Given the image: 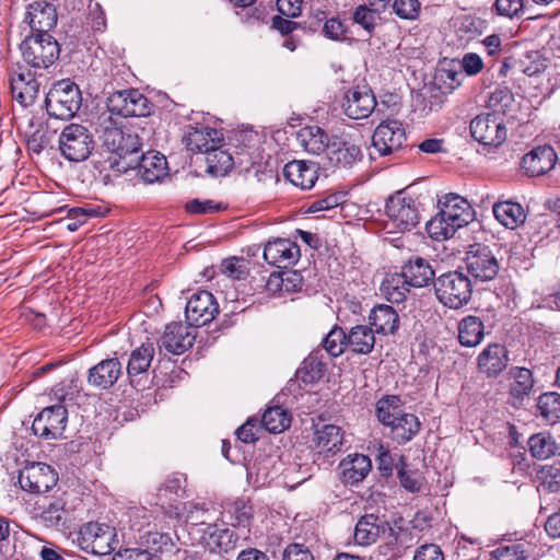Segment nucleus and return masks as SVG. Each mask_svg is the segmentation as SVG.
<instances>
[{
	"label": "nucleus",
	"instance_id": "41",
	"mask_svg": "<svg viewBox=\"0 0 560 560\" xmlns=\"http://www.w3.org/2000/svg\"><path fill=\"white\" fill-rule=\"evenodd\" d=\"M186 477L176 472L168 476L159 487L156 492V504L164 508L168 501H175L185 494Z\"/></svg>",
	"mask_w": 560,
	"mask_h": 560
},
{
	"label": "nucleus",
	"instance_id": "1",
	"mask_svg": "<svg viewBox=\"0 0 560 560\" xmlns=\"http://www.w3.org/2000/svg\"><path fill=\"white\" fill-rule=\"evenodd\" d=\"M138 170L139 177L147 184L161 182L168 175L166 158L158 151L141 152V142H121L117 145L112 171L126 173Z\"/></svg>",
	"mask_w": 560,
	"mask_h": 560
},
{
	"label": "nucleus",
	"instance_id": "57",
	"mask_svg": "<svg viewBox=\"0 0 560 560\" xmlns=\"http://www.w3.org/2000/svg\"><path fill=\"white\" fill-rule=\"evenodd\" d=\"M145 541L154 552H172L175 548L174 540L168 533L149 532Z\"/></svg>",
	"mask_w": 560,
	"mask_h": 560
},
{
	"label": "nucleus",
	"instance_id": "42",
	"mask_svg": "<svg viewBox=\"0 0 560 560\" xmlns=\"http://www.w3.org/2000/svg\"><path fill=\"white\" fill-rule=\"evenodd\" d=\"M404 413L401 399L397 395H385L375 405L377 420L387 428Z\"/></svg>",
	"mask_w": 560,
	"mask_h": 560
},
{
	"label": "nucleus",
	"instance_id": "52",
	"mask_svg": "<svg viewBox=\"0 0 560 560\" xmlns=\"http://www.w3.org/2000/svg\"><path fill=\"white\" fill-rule=\"evenodd\" d=\"M402 138H407V132L399 120L381 122L372 136V140H401Z\"/></svg>",
	"mask_w": 560,
	"mask_h": 560
},
{
	"label": "nucleus",
	"instance_id": "53",
	"mask_svg": "<svg viewBox=\"0 0 560 560\" xmlns=\"http://www.w3.org/2000/svg\"><path fill=\"white\" fill-rule=\"evenodd\" d=\"M298 373L304 383H313L323 377L325 364L312 353L303 361V368Z\"/></svg>",
	"mask_w": 560,
	"mask_h": 560
},
{
	"label": "nucleus",
	"instance_id": "2",
	"mask_svg": "<svg viewBox=\"0 0 560 560\" xmlns=\"http://www.w3.org/2000/svg\"><path fill=\"white\" fill-rule=\"evenodd\" d=\"M434 292L441 304L458 310L470 301L472 284L469 277L457 269L438 276L434 281Z\"/></svg>",
	"mask_w": 560,
	"mask_h": 560
},
{
	"label": "nucleus",
	"instance_id": "34",
	"mask_svg": "<svg viewBox=\"0 0 560 560\" xmlns=\"http://www.w3.org/2000/svg\"><path fill=\"white\" fill-rule=\"evenodd\" d=\"M384 532V523L377 515L365 514L357 522L353 538L360 546H370Z\"/></svg>",
	"mask_w": 560,
	"mask_h": 560
},
{
	"label": "nucleus",
	"instance_id": "14",
	"mask_svg": "<svg viewBox=\"0 0 560 560\" xmlns=\"http://www.w3.org/2000/svg\"><path fill=\"white\" fill-rule=\"evenodd\" d=\"M195 339L196 332L194 328L182 322H173L166 325L159 340L160 353L165 351L166 353L179 355L192 347Z\"/></svg>",
	"mask_w": 560,
	"mask_h": 560
},
{
	"label": "nucleus",
	"instance_id": "7",
	"mask_svg": "<svg viewBox=\"0 0 560 560\" xmlns=\"http://www.w3.org/2000/svg\"><path fill=\"white\" fill-rule=\"evenodd\" d=\"M106 105L112 114L122 117L143 118L150 116L153 109V104L137 89L113 92L108 96Z\"/></svg>",
	"mask_w": 560,
	"mask_h": 560
},
{
	"label": "nucleus",
	"instance_id": "32",
	"mask_svg": "<svg viewBox=\"0 0 560 560\" xmlns=\"http://www.w3.org/2000/svg\"><path fill=\"white\" fill-rule=\"evenodd\" d=\"M510 376L513 382L510 385V399L514 407L523 405V401L528 397L534 387V378L530 370L526 368L512 366L510 369Z\"/></svg>",
	"mask_w": 560,
	"mask_h": 560
},
{
	"label": "nucleus",
	"instance_id": "54",
	"mask_svg": "<svg viewBox=\"0 0 560 560\" xmlns=\"http://www.w3.org/2000/svg\"><path fill=\"white\" fill-rule=\"evenodd\" d=\"M514 103V94L506 86H499L490 93L488 106L502 113L510 112Z\"/></svg>",
	"mask_w": 560,
	"mask_h": 560
},
{
	"label": "nucleus",
	"instance_id": "40",
	"mask_svg": "<svg viewBox=\"0 0 560 560\" xmlns=\"http://www.w3.org/2000/svg\"><path fill=\"white\" fill-rule=\"evenodd\" d=\"M62 499H54L44 505L39 520L47 528L62 529L67 525L68 511Z\"/></svg>",
	"mask_w": 560,
	"mask_h": 560
},
{
	"label": "nucleus",
	"instance_id": "64",
	"mask_svg": "<svg viewBox=\"0 0 560 560\" xmlns=\"http://www.w3.org/2000/svg\"><path fill=\"white\" fill-rule=\"evenodd\" d=\"M112 560H156L147 549L127 548L114 555Z\"/></svg>",
	"mask_w": 560,
	"mask_h": 560
},
{
	"label": "nucleus",
	"instance_id": "6",
	"mask_svg": "<svg viewBox=\"0 0 560 560\" xmlns=\"http://www.w3.org/2000/svg\"><path fill=\"white\" fill-rule=\"evenodd\" d=\"M61 154L70 162L79 163L89 158L95 165L107 164L112 170L117 145L121 142H58Z\"/></svg>",
	"mask_w": 560,
	"mask_h": 560
},
{
	"label": "nucleus",
	"instance_id": "10",
	"mask_svg": "<svg viewBox=\"0 0 560 560\" xmlns=\"http://www.w3.org/2000/svg\"><path fill=\"white\" fill-rule=\"evenodd\" d=\"M345 432L341 427L336 424H316L312 444L316 451L313 464H316L320 457L329 458L342 451Z\"/></svg>",
	"mask_w": 560,
	"mask_h": 560
},
{
	"label": "nucleus",
	"instance_id": "38",
	"mask_svg": "<svg viewBox=\"0 0 560 560\" xmlns=\"http://www.w3.org/2000/svg\"><path fill=\"white\" fill-rule=\"evenodd\" d=\"M411 284L402 271L388 273L381 284V291L387 301L392 303H401L406 300Z\"/></svg>",
	"mask_w": 560,
	"mask_h": 560
},
{
	"label": "nucleus",
	"instance_id": "51",
	"mask_svg": "<svg viewBox=\"0 0 560 560\" xmlns=\"http://www.w3.org/2000/svg\"><path fill=\"white\" fill-rule=\"evenodd\" d=\"M208 511L198 504L189 502V506L185 516V523L188 526V533L191 537L192 544L197 540L198 535L195 529L199 527H208L211 523L207 522Z\"/></svg>",
	"mask_w": 560,
	"mask_h": 560
},
{
	"label": "nucleus",
	"instance_id": "61",
	"mask_svg": "<svg viewBox=\"0 0 560 560\" xmlns=\"http://www.w3.org/2000/svg\"><path fill=\"white\" fill-rule=\"evenodd\" d=\"M393 10L397 16L404 20H416L420 11L419 0H395Z\"/></svg>",
	"mask_w": 560,
	"mask_h": 560
},
{
	"label": "nucleus",
	"instance_id": "12",
	"mask_svg": "<svg viewBox=\"0 0 560 560\" xmlns=\"http://www.w3.org/2000/svg\"><path fill=\"white\" fill-rule=\"evenodd\" d=\"M68 420V411L61 404L44 408L34 419L32 430L34 434L55 440L62 435Z\"/></svg>",
	"mask_w": 560,
	"mask_h": 560
},
{
	"label": "nucleus",
	"instance_id": "27",
	"mask_svg": "<svg viewBox=\"0 0 560 560\" xmlns=\"http://www.w3.org/2000/svg\"><path fill=\"white\" fill-rule=\"evenodd\" d=\"M326 145V158L324 164L326 166H352L363 156L360 147L354 142H328Z\"/></svg>",
	"mask_w": 560,
	"mask_h": 560
},
{
	"label": "nucleus",
	"instance_id": "21",
	"mask_svg": "<svg viewBox=\"0 0 560 560\" xmlns=\"http://www.w3.org/2000/svg\"><path fill=\"white\" fill-rule=\"evenodd\" d=\"M472 140H506V128L497 113L476 116L469 125Z\"/></svg>",
	"mask_w": 560,
	"mask_h": 560
},
{
	"label": "nucleus",
	"instance_id": "19",
	"mask_svg": "<svg viewBox=\"0 0 560 560\" xmlns=\"http://www.w3.org/2000/svg\"><path fill=\"white\" fill-rule=\"evenodd\" d=\"M375 106V96L368 85H357L349 90L342 104L345 114L351 119L369 117Z\"/></svg>",
	"mask_w": 560,
	"mask_h": 560
},
{
	"label": "nucleus",
	"instance_id": "46",
	"mask_svg": "<svg viewBox=\"0 0 560 560\" xmlns=\"http://www.w3.org/2000/svg\"><path fill=\"white\" fill-rule=\"evenodd\" d=\"M380 8L360 4L352 12V21L371 35L382 20Z\"/></svg>",
	"mask_w": 560,
	"mask_h": 560
},
{
	"label": "nucleus",
	"instance_id": "11",
	"mask_svg": "<svg viewBox=\"0 0 560 560\" xmlns=\"http://www.w3.org/2000/svg\"><path fill=\"white\" fill-rule=\"evenodd\" d=\"M219 313V305L211 292L200 290L186 303L185 314L189 327L197 328L211 323Z\"/></svg>",
	"mask_w": 560,
	"mask_h": 560
},
{
	"label": "nucleus",
	"instance_id": "43",
	"mask_svg": "<svg viewBox=\"0 0 560 560\" xmlns=\"http://www.w3.org/2000/svg\"><path fill=\"white\" fill-rule=\"evenodd\" d=\"M447 220L441 212H438L428 223L427 232L431 238L435 241H445L451 238L458 229L465 226L464 224H456Z\"/></svg>",
	"mask_w": 560,
	"mask_h": 560
},
{
	"label": "nucleus",
	"instance_id": "37",
	"mask_svg": "<svg viewBox=\"0 0 560 560\" xmlns=\"http://www.w3.org/2000/svg\"><path fill=\"white\" fill-rule=\"evenodd\" d=\"M495 219L508 229H515L526 220L524 208L513 201H498L493 205Z\"/></svg>",
	"mask_w": 560,
	"mask_h": 560
},
{
	"label": "nucleus",
	"instance_id": "13",
	"mask_svg": "<svg viewBox=\"0 0 560 560\" xmlns=\"http://www.w3.org/2000/svg\"><path fill=\"white\" fill-rule=\"evenodd\" d=\"M195 534L198 535L195 544L201 545L210 552H229L235 549L238 540L234 530L228 528L224 524L211 523L208 527L196 528Z\"/></svg>",
	"mask_w": 560,
	"mask_h": 560
},
{
	"label": "nucleus",
	"instance_id": "48",
	"mask_svg": "<svg viewBox=\"0 0 560 560\" xmlns=\"http://www.w3.org/2000/svg\"><path fill=\"white\" fill-rule=\"evenodd\" d=\"M537 408L539 415L548 422L560 420V394L556 392L544 393L538 397Z\"/></svg>",
	"mask_w": 560,
	"mask_h": 560
},
{
	"label": "nucleus",
	"instance_id": "29",
	"mask_svg": "<svg viewBox=\"0 0 560 560\" xmlns=\"http://www.w3.org/2000/svg\"><path fill=\"white\" fill-rule=\"evenodd\" d=\"M440 211L453 223L467 225L474 219L469 202L456 194H447L439 200Z\"/></svg>",
	"mask_w": 560,
	"mask_h": 560
},
{
	"label": "nucleus",
	"instance_id": "4",
	"mask_svg": "<svg viewBox=\"0 0 560 560\" xmlns=\"http://www.w3.org/2000/svg\"><path fill=\"white\" fill-rule=\"evenodd\" d=\"M115 527L98 522H88L80 526L73 542L84 552L106 556L115 550L117 540Z\"/></svg>",
	"mask_w": 560,
	"mask_h": 560
},
{
	"label": "nucleus",
	"instance_id": "63",
	"mask_svg": "<svg viewBox=\"0 0 560 560\" xmlns=\"http://www.w3.org/2000/svg\"><path fill=\"white\" fill-rule=\"evenodd\" d=\"M282 560H314V556L304 545L293 542L283 550Z\"/></svg>",
	"mask_w": 560,
	"mask_h": 560
},
{
	"label": "nucleus",
	"instance_id": "25",
	"mask_svg": "<svg viewBox=\"0 0 560 560\" xmlns=\"http://www.w3.org/2000/svg\"><path fill=\"white\" fill-rule=\"evenodd\" d=\"M122 373V365L117 358L105 359L89 370L88 382L90 385L108 389L113 387Z\"/></svg>",
	"mask_w": 560,
	"mask_h": 560
},
{
	"label": "nucleus",
	"instance_id": "24",
	"mask_svg": "<svg viewBox=\"0 0 560 560\" xmlns=\"http://www.w3.org/2000/svg\"><path fill=\"white\" fill-rule=\"evenodd\" d=\"M101 126L104 129V136L106 137H120L122 140H143L150 138L153 132V125L147 120H138L135 122H128L119 125L112 119V117L105 118Z\"/></svg>",
	"mask_w": 560,
	"mask_h": 560
},
{
	"label": "nucleus",
	"instance_id": "60",
	"mask_svg": "<svg viewBox=\"0 0 560 560\" xmlns=\"http://www.w3.org/2000/svg\"><path fill=\"white\" fill-rule=\"evenodd\" d=\"M322 32L325 37L331 40L342 42L347 37L348 27L338 18H327Z\"/></svg>",
	"mask_w": 560,
	"mask_h": 560
},
{
	"label": "nucleus",
	"instance_id": "18",
	"mask_svg": "<svg viewBox=\"0 0 560 560\" xmlns=\"http://www.w3.org/2000/svg\"><path fill=\"white\" fill-rule=\"evenodd\" d=\"M11 93L13 100L23 107L31 106L37 98L39 83L35 74L23 66H18L11 73Z\"/></svg>",
	"mask_w": 560,
	"mask_h": 560
},
{
	"label": "nucleus",
	"instance_id": "55",
	"mask_svg": "<svg viewBox=\"0 0 560 560\" xmlns=\"http://www.w3.org/2000/svg\"><path fill=\"white\" fill-rule=\"evenodd\" d=\"M494 560H527L528 550L526 544L517 542L506 546H500L492 551Z\"/></svg>",
	"mask_w": 560,
	"mask_h": 560
},
{
	"label": "nucleus",
	"instance_id": "59",
	"mask_svg": "<svg viewBox=\"0 0 560 560\" xmlns=\"http://www.w3.org/2000/svg\"><path fill=\"white\" fill-rule=\"evenodd\" d=\"M343 201H345V194L332 192L323 198H318V199L312 201L306 209V213H315V212H319V211H324V210H330V209H334V208L342 205Z\"/></svg>",
	"mask_w": 560,
	"mask_h": 560
},
{
	"label": "nucleus",
	"instance_id": "30",
	"mask_svg": "<svg viewBox=\"0 0 560 560\" xmlns=\"http://www.w3.org/2000/svg\"><path fill=\"white\" fill-rule=\"evenodd\" d=\"M371 468L372 464L366 455H348L339 464L340 479L346 485H358L368 476Z\"/></svg>",
	"mask_w": 560,
	"mask_h": 560
},
{
	"label": "nucleus",
	"instance_id": "45",
	"mask_svg": "<svg viewBox=\"0 0 560 560\" xmlns=\"http://www.w3.org/2000/svg\"><path fill=\"white\" fill-rule=\"evenodd\" d=\"M527 444L532 456L537 459H547L558 451V445L550 434H534L529 438Z\"/></svg>",
	"mask_w": 560,
	"mask_h": 560
},
{
	"label": "nucleus",
	"instance_id": "35",
	"mask_svg": "<svg viewBox=\"0 0 560 560\" xmlns=\"http://www.w3.org/2000/svg\"><path fill=\"white\" fill-rule=\"evenodd\" d=\"M155 349L152 342L142 343L140 347L131 351L127 364V373L132 386H137L135 377L139 374L147 373L154 358Z\"/></svg>",
	"mask_w": 560,
	"mask_h": 560
},
{
	"label": "nucleus",
	"instance_id": "50",
	"mask_svg": "<svg viewBox=\"0 0 560 560\" xmlns=\"http://www.w3.org/2000/svg\"><path fill=\"white\" fill-rule=\"evenodd\" d=\"M323 347L330 357H339L348 348V335L339 326H335L323 340Z\"/></svg>",
	"mask_w": 560,
	"mask_h": 560
},
{
	"label": "nucleus",
	"instance_id": "22",
	"mask_svg": "<svg viewBox=\"0 0 560 560\" xmlns=\"http://www.w3.org/2000/svg\"><path fill=\"white\" fill-rule=\"evenodd\" d=\"M557 162L556 150L548 143L538 145L522 159V168L529 176H540L553 168Z\"/></svg>",
	"mask_w": 560,
	"mask_h": 560
},
{
	"label": "nucleus",
	"instance_id": "56",
	"mask_svg": "<svg viewBox=\"0 0 560 560\" xmlns=\"http://www.w3.org/2000/svg\"><path fill=\"white\" fill-rule=\"evenodd\" d=\"M401 466L398 468L397 475L402 488L411 493H418L423 486V479L417 470H407L402 458Z\"/></svg>",
	"mask_w": 560,
	"mask_h": 560
},
{
	"label": "nucleus",
	"instance_id": "31",
	"mask_svg": "<svg viewBox=\"0 0 560 560\" xmlns=\"http://www.w3.org/2000/svg\"><path fill=\"white\" fill-rule=\"evenodd\" d=\"M369 323L376 334L394 335L399 328V315L393 306L380 304L371 311Z\"/></svg>",
	"mask_w": 560,
	"mask_h": 560
},
{
	"label": "nucleus",
	"instance_id": "62",
	"mask_svg": "<svg viewBox=\"0 0 560 560\" xmlns=\"http://www.w3.org/2000/svg\"><path fill=\"white\" fill-rule=\"evenodd\" d=\"M188 213L205 214L214 213L224 209L222 203H217L212 200L192 199L185 205Z\"/></svg>",
	"mask_w": 560,
	"mask_h": 560
},
{
	"label": "nucleus",
	"instance_id": "3",
	"mask_svg": "<svg viewBox=\"0 0 560 560\" xmlns=\"http://www.w3.org/2000/svg\"><path fill=\"white\" fill-rule=\"evenodd\" d=\"M23 60L35 69H48L59 58L60 46L49 33H32L20 44Z\"/></svg>",
	"mask_w": 560,
	"mask_h": 560
},
{
	"label": "nucleus",
	"instance_id": "28",
	"mask_svg": "<svg viewBox=\"0 0 560 560\" xmlns=\"http://www.w3.org/2000/svg\"><path fill=\"white\" fill-rule=\"evenodd\" d=\"M283 175L294 186L303 190L311 189L318 179V165L313 162L292 161L285 164Z\"/></svg>",
	"mask_w": 560,
	"mask_h": 560
},
{
	"label": "nucleus",
	"instance_id": "16",
	"mask_svg": "<svg viewBox=\"0 0 560 560\" xmlns=\"http://www.w3.org/2000/svg\"><path fill=\"white\" fill-rule=\"evenodd\" d=\"M210 142H186L192 153H205L207 172L214 176H224L233 167V156L224 145H209Z\"/></svg>",
	"mask_w": 560,
	"mask_h": 560
},
{
	"label": "nucleus",
	"instance_id": "15",
	"mask_svg": "<svg viewBox=\"0 0 560 560\" xmlns=\"http://www.w3.org/2000/svg\"><path fill=\"white\" fill-rule=\"evenodd\" d=\"M57 481V472L44 463H34L19 475L21 488L32 493H45L55 487Z\"/></svg>",
	"mask_w": 560,
	"mask_h": 560
},
{
	"label": "nucleus",
	"instance_id": "58",
	"mask_svg": "<svg viewBox=\"0 0 560 560\" xmlns=\"http://www.w3.org/2000/svg\"><path fill=\"white\" fill-rule=\"evenodd\" d=\"M195 138L214 141L224 140V135L222 130L202 124H196L195 126H189V130L187 135L183 137V140H195Z\"/></svg>",
	"mask_w": 560,
	"mask_h": 560
},
{
	"label": "nucleus",
	"instance_id": "9",
	"mask_svg": "<svg viewBox=\"0 0 560 560\" xmlns=\"http://www.w3.org/2000/svg\"><path fill=\"white\" fill-rule=\"evenodd\" d=\"M385 211L394 228L400 232L410 231L419 223L416 201L402 196L401 191L387 199Z\"/></svg>",
	"mask_w": 560,
	"mask_h": 560
},
{
	"label": "nucleus",
	"instance_id": "8",
	"mask_svg": "<svg viewBox=\"0 0 560 560\" xmlns=\"http://www.w3.org/2000/svg\"><path fill=\"white\" fill-rule=\"evenodd\" d=\"M465 264L468 273L479 281H489L495 278L500 270V262L491 246L474 243L467 247Z\"/></svg>",
	"mask_w": 560,
	"mask_h": 560
},
{
	"label": "nucleus",
	"instance_id": "17",
	"mask_svg": "<svg viewBox=\"0 0 560 560\" xmlns=\"http://www.w3.org/2000/svg\"><path fill=\"white\" fill-rule=\"evenodd\" d=\"M58 21L57 8L47 0H32L26 5L25 22L33 33H49Z\"/></svg>",
	"mask_w": 560,
	"mask_h": 560
},
{
	"label": "nucleus",
	"instance_id": "23",
	"mask_svg": "<svg viewBox=\"0 0 560 560\" xmlns=\"http://www.w3.org/2000/svg\"><path fill=\"white\" fill-rule=\"evenodd\" d=\"M509 363V351L503 345L490 343L478 355L477 365L487 377H497Z\"/></svg>",
	"mask_w": 560,
	"mask_h": 560
},
{
	"label": "nucleus",
	"instance_id": "39",
	"mask_svg": "<svg viewBox=\"0 0 560 560\" xmlns=\"http://www.w3.org/2000/svg\"><path fill=\"white\" fill-rule=\"evenodd\" d=\"M390 435L398 444L411 441L420 431L421 422L413 413L399 416L389 427Z\"/></svg>",
	"mask_w": 560,
	"mask_h": 560
},
{
	"label": "nucleus",
	"instance_id": "20",
	"mask_svg": "<svg viewBox=\"0 0 560 560\" xmlns=\"http://www.w3.org/2000/svg\"><path fill=\"white\" fill-rule=\"evenodd\" d=\"M300 256L299 245L288 238H278L268 242L264 249V259L266 262L278 268H288L294 265L298 262Z\"/></svg>",
	"mask_w": 560,
	"mask_h": 560
},
{
	"label": "nucleus",
	"instance_id": "47",
	"mask_svg": "<svg viewBox=\"0 0 560 560\" xmlns=\"http://www.w3.org/2000/svg\"><path fill=\"white\" fill-rule=\"evenodd\" d=\"M103 215L101 207L94 205H85L84 207H74L67 209V218L71 221L67 223L66 229L69 232L78 231L89 218H97Z\"/></svg>",
	"mask_w": 560,
	"mask_h": 560
},
{
	"label": "nucleus",
	"instance_id": "5",
	"mask_svg": "<svg viewBox=\"0 0 560 560\" xmlns=\"http://www.w3.org/2000/svg\"><path fill=\"white\" fill-rule=\"evenodd\" d=\"M47 113L59 119L72 118L82 105L79 86L69 79L52 85L45 98Z\"/></svg>",
	"mask_w": 560,
	"mask_h": 560
},
{
	"label": "nucleus",
	"instance_id": "36",
	"mask_svg": "<svg viewBox=\"0 0 560 560\" xmlns=\"http://www.w3.org/2000/svg\"><path fill=\"white\" fill-rule=\"evenodd\" d=\"M375 331L368 325L352 327L348 335V348L357 354H369L373 351L376 338Z\"/></svg>",
	"mask_w": 560,
	"mask_h": 560
},
{
	"label": "nucleus",
	"instance_id": "26",
	"mask_svg": "<svg viewBox=\"0 0 560 560\" xmlns=\"http://www.w3.org/2000/svg\"><path fill=\"white\" fill-rule=\"evenodd\" d=\"M401 271L409 281V284L415 288L434 285L436 279L435 271L429 260L420 256H411L401 266Z\"/></svg>",
	"mask_w": 560,
	"mask_h": 560
},
{
	"label": "nucleus",
	"instance_id": "33",
	"mask_svg": "<svg viewBox=\"0 0 560 560\" xmlns=\"http://www.w3.org/2000/svg\"><path fill=\"white\" fill-rule=\"evenodd\" d=\"M457 331L459 343L463 347L474 348L485 337V325L478 316L467 315L458 322Z\"/></svg>",
	"mask_w": 560,
	"mask_h": 560
},
{
	"label": "nucleus",
	"instance_id": "44",
	"mask_svg": "<svg viewBox=\"0 0 560 560\" xmlns=\"http://www.w3.org/2000/svg\"><path fill=\"white\" fill-rule=\"evenodd\" d=\"M290 423V415L279 406L268 408L260 421V424L270 433H280L288 429Z\"/></svg>",
	"mask_w": 560,
	"mask_h": 560
},
{
	"label": "nucleus",
	"instance_id": "49",
	"mask_svg": "<svg viewBox=\"0 0 560 560\" xmlns=\"http://www.w3.org/2000/svg\"><path fill=\"white\" fill-rule=\"evenodd\" d=\"M538 490L547 493L560 489V468L555 465H544L537 471Z\"/></svg>",
	"mask_w": 560,
	"mask_h": 560
}]
</instances>
